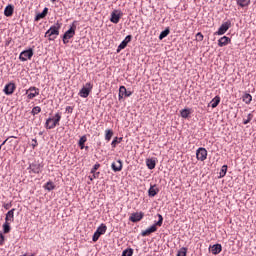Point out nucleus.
<instances>
[{"label":"nucleus","mask_w":256,"mask_h":256,"mask_svg":"<svg viewBox=\"0 0 256 256\" xmlns=\"http://www.w3.org/2000/svg\"><path fill=\"white\" fill-rule=\"evenodd\" d=\"M14 11H15V7H13V5L9 4V5L6 6L5 9H4V15H5V17H12Z\"/></svg>","instance_id":"obj_18"},{"label":"nucleus","mask_w":256,"mask_h":256,"mask_svg":"<svg viewBox=\"0 0 256 256\" xmlns=\"http://www.w3.org/2000/svg\"><path fill=\"white\" fill-rule=\"evenodd\" d=\"M227 175V165H223L220 170V177H225Z\"/></svg>","instance_id":"obj_37"},{"label":"nucleus","mask_w":256,"mask_h":256,"mask_svg":"<svg viewBox=\"0 0 256 256\" xmlns=\"http://www.w3.org/2000/svg\"><path fill=\"white\" fill-rule=\"evenodd\" d=\"M157 193H159V189L155 188V186H151L148 190L149 197H155V195H157Z\"/></svg>","instance_id":"obj_21"},{"label":"nucleus","mask_w":256,"mask_h":256,"mask_svg":"<svg viewBox=\"0 0 256 256\" xmlns=\"http://www.w3.org/2000/svg\"><path fill=\"white\" fill-rule=\"evenodd\" d=\"M231 43V38L223 36L218 40V47H225Z\"/></svg>","instance_id":"obj_16"},{"label":"nucleus","mask_w":256,"mask_h":256,"mask_svg":"<svg viewBox=\"0 0 256 256\" xmlns=\"http://www.w3.org/2000/svg\"><path fill=\"white\" fill-rule=\"evenodd\" d=\"M196 158L198 159V161H205V159H207V149L199 148L196 151Z\"/></svg>","instance_id":"obj_11"},{"label":"nucleus","mask_w":256,"mask_h":256,"mask_svg":"<svg viewBox=\"0 0 256 256\" xmlns=\"http://www.w3.org/2000/svg\"><path fill=\"white\" fill-rule=\"evenodd\" d=\"M84 149H85L86 151H88V150H89V146H84Z\"/></svg>","instance_id":"obj_52"},{"label":"nucleus","mask_w":256,"mask_h":256,"mask_svg":"<svg viewBox=\"0 0 256 256\" xmlns=\"http://www.w3.org/2000/svg\"><path fill=\"white\" fill-rule=\"evenodd\" d=\"M99 237H101V234L98 233V231L96 230L93 237H92V241L95 243L97 241H99Z\"/></svg>","instance_id":"obj_38"},{"label":"nucleus","mask_w":256,"mask_h":256,"mask_svg":"<svg viewBox=\"0 0 256 256\" xmlns=\"http://www.w3.org/2000/svg\"><path fill=\"white\" fill-rule=\"evenodd\" d=\"M157 216L158 221L155 224H153L150 228L143 230L141 232L142 237H147L151 235V233H155V231H157V227H161V225H163V215L157 214Z\"/></svg>","instance_id":"obj_1"},{"label":"nucleus","mask_w":256,"mask_h":256,"mask_svg":"<svg viewBox=\"0 0 256 256\" xmlns=\"http://www.w3.org/2000/svg\"><path fill=\"white\" fill-rule=\"evenodd\" d=\"M22 256H33V254H31V255L24 254V255H22Z\"/></svg>","instance_id":"obj_54"},{"label":"nucleus","mask_w":256,"mask_h":256,"mask_svg":"<svg viewBox=\"0 0 256 256\" xmlns=\"http://www.w3.org/2000/svg\"><path fill=\"white\" fill-rule=\"evenodd\" d=\"M49 41H55V37L54 38H49Z\"/></svg>","instance_id":"obj_53"},{"label":"nucleus","mask_w":256,"mask_h":256,"mask_svg":"<svg viewBox=\"0 0 256 256\" xmlns=\"http://www.w3.org/2000/svg\"><path fill=\"white\" fill-rule=\"evenodd\" d=\"M127 42H125L124 40L119 44L118 48H117V53H119L120 51H122V49H125V47H127Z\"/></svg>","instance_id":"obj_35"},{"label":"nucleus","mask_w":256,"mask_h":256,"mask_svg":"<svg viewBox=\"0 0 256 256\" xmlns=\"http://www.w3.org/2000/svg\"><path fill=\"white\" fill-rule=\"evenodd\" d=\"M146 165H147L148 169L153 170L155 168V166L157 165V163L153 159H147Z\"/></svg>","instance_id":"obj_24"},{"label":"nucleus","mask_w":256,"mask_h":256,"mask_svg":"<svg viewBox=\"0 0 256 256\" xmlns=\"http://www.w3.org/2000/svg\"><path fill=\"white\" fill-rule=\"evenodd\" d=\"M131 39H133V36L127 35L123 41L126 42V44H129L131 43Z\"/></svg>","instance_id":"obj_41"},{"label":"nucleus","mask_w":256,"mask_h":256,"mask_svg":"<svg viewBox=\"0 0 256 256\" xmlns=\"http://www.w3.org/2000/svg\"><path fill=\"white\" fill-rule=\"evenodd\" d=\"M112 137H113V130L111 129L106 130V134H105L106 141H111Z\"/></svg>","instance_id":"obj_31"},{"label":"nucleus","mask_w":256,"mask_h":256,"mask_svg":"<svg viewBox=\"0 0 256 256\" xmlns=\"http://www.w3.org/2000/svg\"><path fill=\"white\" fill-rule=\"evenodd\" d=\"M169 33H171V30L169 29V27H167L164 31H162L159 35V39L160 41H163V39H165V37H167V35H169Z\"/></svg>","instance_id":"obj_25"},{"label":"nucleus","mask_w":256,"mask_h":256,"mask_svg":"<svg viewBox=\"0 0 256 256\" xmlns=\"http://www.w3.org/2000/svg\"><path fill=\"white\" fill-rule=\"evenodd\" d=\"M62 41L64 45H67V43H69V38H65V36H63Z\"/></svg>","instance_id":"obj_49"},{"label":"nucleus","mask_w":256,"mask_h":256,"mask_svg":"<svg viewBox=\"0 0 256 256\" xmlns=\"http://www.w3.org/2000/svg\"><path fill=\"white\" fill-rule=\"evenodd\" d=\"M76 30H77V26L75 25V22H73L72 25L70 26V29L64 33L63 35L64 39H73V37H75Z\"/></svg>","instance_id":"obj_7"},{"label":"nucleus","mask_w":256,"mask_h":256,"mask_svg":"<svg viewBox=\"0 0 256 256\" xmlns=\"http://www.w3.org/2000/svg\"><path fill=\"white\" fill-rule=\"evenodd\" d=\"M61 29V24L57 22L55 25L51 26L49 30L45 33V37H53V35H59V30Z\"/></svg>","instance_id":"obj_4"},{"label":"nucleus","mask_w":256,"mask_h":256,"mask_svg":"<svg viewBox=\"0 0 256 256\" xmlns=\"http://www.w3.org/2000/svg\"><path fill=\"white\" fill-rule=\"evenodd\" d=\"M219 103H221V97L215 96V98L212 100V104H211L212 109H215V107H217L219 105Z\"/></svg>","instance_id":"obj_28"},{"label":"nucleus","mask_w":256,"mask_h":256,"mask_svg":"<svg viewBox=\"0 0 256 256\" xmlns=\"http://www.w3.org/2000/svg\"><path fill=\"white\" fill-rule=\"evenodd\" d=\"M244 103H246V105H249V103H251V101H253V96H251V94L246 93L243 95L242 97Z\"/></svg>","instance_id":"obj_23"},{"label":"nucleus","mask_w":256,"mask_h":256,"mask_svg":"<svg viewBox=\"0 0 256 256\" xmlns=\"http://www.w3.org/2000/svg\"><path fill=\"white\" fill-rule=\"evenodd\" d=\"M39 113H41V107L39 106H35L32 111H31V115H39Z\"/></svg>","instance_id":"obj_34"},{"label":"nucleus","mask_w":256,"mask_h":256,"mask_svg":"<svg viewBox=\"0 0 256 256\" xmlns=\"http://www.w3.org/2000/svg\"><path fill=\"white\" fill-rule=\"evenodd\" d=\"M66 112H67V113H73V107L67 106V107H66Z\"/></svg>","instance_id":"obj_48"},{"label":"nucleus","mask_w":256,"mask_h":256,"mask_svg":"<svg viewBox=\"0 0 256 256\" xmlns=\"http://www.w3.org/2000/svg\"><path fill=\"white\" fill-rule=\"evenodd\" d=\"M28 169H30V173L39 174L43 171V165L35 162L30 164Z\"/></svg>","instance_id":"obj_9"},{"label":"nucleus","mask_w":256,"mask_h":256,"mask_svg":"<svg viewBox=\"0 0 256 256\" xmlns=\"http://www.w3.org/2000/svg\"><path fill=\"white\" fill-rule=\"evenodd\" d=\"M48 13H49V8L45 7L41 13H38L35 16V21H41V19H45Z\"/></svg>","instance_id":"obj_19"},{"label":"nucleus","mask_w":256,"mask_h":256,"mask_svg":"<svg viewBox=\"0 0 256 256\" xmlns=\"http://www.w3.org/2000/svg\"><path fill=\"white\" fill-rule=\"evenodd\" d=\"M46 189H47V191H53V189H55V184H53V182H51V181L47 182Z\"/></svg>","instance_id":"obj_36"},{"label":"nucleus","mask_w":256,"mask_h":256,"mask_svg":"<svg viewBox=\"0 0 256 256\" xmlns=\"http://www.w3.org/2000/svg\"><path fill=\"white\" fill-rule=\"evenodd\" d=\"M252 119H253V114L249 113L247 116V119L243 121V124L247 125V124L251 123Z\"/></svg>","instance_id":"obj_39"},{"label":"nucleus","mask_w":256,"mask_h":256,"mask_svg":"<svg viewBox=\"0 0 256 256\" xmlns=\"http://www.w3.org/2000/svg\"><path fill=\"white\" fill-rule=\"evenodd\" d=\"M196 40H197V41H203V34H202L201 32H198V33L196 34Z\"/></svg>","instance_id":"obj_42"},{"label":"nucleus","mask_w":256,"mask_h":256,"mask_svg":"<svg viewBox=\"0 0 256 256\" xmlns=\"http://www.w3.org/2000/svg\"><path fill=\"white\" fill-rule=\"evenodd\" d=\"M49 125H53V123H49Z\"/></svg>","instance_id":"obj_56"},{"label":"nucleus","mask_w":256,"mask_h":256,"mask_svg":"<svg viewBox=\"0 0 256 256\" xmlns=\"http://www.w3.org/2000/svg\"><path fill=\"white\" fill-rule=\"evenodd\" d=\"M32 148L35 149V147H37L38 143H37V139H32Z\"/></svg>","instance_id":"obj_47"},{"label":"nucleus","mask_w":256,"mask_h":256,"mask_svg":"<svg viewBox=\"0 0 256 256\" xmlns=\"http://www.w3.org/2000/svg\"><path fill=\"white\" fill-rule=\"evenodd\" d=\"M85 143H87V136L84 135L79 139L78 142L80 149H85Z\"/></svg>","instance_id":"obj_26"},{"label":"nucleus","mask_w":256,"mask_h":256,"mask_svg":"<svg viewBox=\"0 0 256 256\" xmlns=\"http://www.w3.org/2000/svg\"><path fill=\"white\" fill-rule=\"evenodd\" d=\"M190 114H191V111H189V109H183L180 112V115L181 117H183V119H187Z\"/></svg>","instance_id":"obj_30"},{"label":"nucleus","mask_w":256,"mask_h":256,"mask_svg":"<svg viewBox=\"0 0 256 256\" xmlns=\"http://www.w3.org/2000/svg\"><path fill=\"white\" fill-rule=\"evenodd\" d=\"M176 256H187V248L185 247L180 248Z\"/></svg>","instance_id":"obj_32"},{"label":"nucleus","mask_w":256,"mask_h":256,"mask_svg":"<svg viewBox=\"0 0 256 256\" xmlns=\"http://www.w3.org/2000/svg\"><path fill=\"white\" fill-rule=\"evenodd\" d=\"M34 55L33 48H29L28 50H24L20 53L19 59L20 61H27L28 59H31Z\"/></svg>","instance_id":"obj_5"},{"label":"nucleus","mask_w":256,"mask_h":256,"mask_svg":"<svg viewBox=\"0 0 256 256\" xmlns=\"http://www.w3.org/2000/svg\"><path fill=\"white\" fill-rule=\"evenodd\" d=\"M3 207H4V209L9 210L10 207H13V204L11 202L10 203H5L3 205Z\"/></svg>","instance_id":"obj_46"},{"label":"nucleus","mask_w":256,"mask_h":256,"mask_svg":"<svg viewBox=\"0 0 256 256\" xmlns=\"http://www.w3.org/2000/svg\"><path fill=\"white\" fill-rule=\"evenodd\" d=\"M2 227H3V233L7 234L11 232V225L9 224V222L5 221Z\"/></svg>","instance_id":"obj_29"},{"label":"nucleus","mask_w":256,"mask_h":256,"mask_svg":"<svg viewBox=\"0 0 256 256\" xmlns=\"http://www.w3.org/2000/svg\"><path fill=\"white\" fill-rule=\"evenodd\" d=\"M99 177V172L92 174V176H89L90 181H93V179H97Z\"/></svg>","instance_id":"obj_44"},{"label":"nucleus","mask_w":256,"mask_h":256,"mask_svg":"<svg viewBox=\"0 0 256 256\" xmlns=\"http://www.w3.org/2000/svg\"><path fill=\"white\" fill-rule=\"evenodd\" d=\"M236 3L239 7H249L251 0H236Z\"/></svg>","instance_id":"obj_22"},{"label":"nucleus","mask_w":256,"mask_h":256,"mask_svg":"<svg viewBox=\"0 0 256 256\" xmlns=\"http://www.w3.org/2000/svg\"><path fill=\"white\" fill-rule=\"evenodd\" d=\"M92 90H93V85L88 82L85 84V86L81 88L78 95H80L83 99H87V97H89V94L91 93Z\"/></svg>","instance_id":"obj_3"},{"label":"nucleus","mask_w":256,"mask_h":256,"mask_svg":"<svg viewBox=\"0 0 256 256\" xmlns=\"http://www.w3.org/2000/svg\"><path fill=\"white\" fill-rule=\"evenodd\" d=\"M5 243V236L3 235V233H0V245H4Z\"/></svg>","instance_id":"obj_45"},{"label":"nucleus","mask_w":256,"mask_h":256,"mask_svg":"<svg viewBox=\"0 0 256 256\" xmlns=\"http://www.w3.org/2000/svg\"><path fill=\"white\" fill-rule=\"evenodd\" d=\"M100 235H105V233L107 232V225L105 224H101L97 230H96Z\"/></svg>","instance_id":"obj_27"},{"label":"nucleus","mask_w":256,"mask_h":256,"mask_svg":"<svg viewBox=\"0 0 256 256\" xmlns=\"http://www.w3.org/2000/svg\"><path fill=\"white\" fill-rule=\"evenodd\" d=\"M143 217H145V213L135 212L131 214V216L129 217V221H131L132 223H139V221H141Z\"/></svg>","instance_id":"obj_8"},{"label":"nucleus","mask_w":256,"mask_h":256,"mask_svg":"<svg viewBox=\"0 0 256 256\" xmlns=\"http://www.w3.org/2000/svg\"><path fill=\"white\" fill-rule=\"evenodd\" d=\"M5 221L13 223L15 221V208H12L6 213Z\"/></svg>","instance_id":"obj_15"},{"label":"nucleus","mask_w":256,"mask_h":256,"mask_svg":"<svg viewBox=\"0 0 256 256\" xmlns=\"http://www.w3.org/2000/svg\"><path fill=\"white\" fill-rule=\"evenodd\" d=\"M231 27V21L224 22L218 29L217 32H215V35H225L227 31H229V28Z\"/></svg>","instance_id":"obj_6"},{"label":"nucleus","mask_w":256,"mask_h":256,"mask_svg":"<svg viewBox=\"0 0 256 256\" xmlns=\"http://www.w3.org/2000/svg\"><path fill=\"white\" fill-rule=\"evenodd\" d=\"M117 143H119V138L115 137V139L111 143L112 147H117Z\"/></svg>","instance_id":"obj_43"},{"label":"nucleus","mask_w":256,"mask_h":256,"mask_svg":"<svg viewBox=\"0 0 256 256\" xmlns=\"http://www.w3.org/2000/svg\"><path fill=\"white\" fill-rule=\"evenodd\" d=\"M59 121H61V114L56 113L55 114V119L53 118H48L46 120V129H55L57 125H59Z\"/></svg>","instance_id":"obj_2"},{"label":"nucleus","mask_w":256,"mask_h":256,"mask_svg":"<svg viewBox=\"0 0 256 256\" xmlns=\"http://www.w3.org/2000/svg\"><path fill=\"white\" fill-rule=\"evenodd\" d=\"M122 256H133V248H127L122 252Z\"/></svg>","instance_id":"obj_33"},{"label":"nucleus","mask_w":256,"mask_h":256,"mask_svg":"<svg viewBox=\"0 0 256 256\" xmlns=\"http://www.w3.org/2000/svg\"><path fill=\"white\" fill-rule=\"evenodd\" d=\"M99 167H101V164L96 163V164L93 166V168L91 169L90 173L95 174L96 171H97V169H99Z\"/></svg>","instance_id":"obj_40"},{"label":"nucleus","mask_w":256,"mask_h":256,"mask_svg":"<svg viewBox=\"0 0 256 256\" xmlns=\"http://www.w3.org/2000/svg\"><path fill=\"white\" fill-rule=\"evenodd\" d=\"M121 141H123V138L122 137L118 138V143H120Z\"/></svg>","instance_id":"obj_51"},{"label":"nucleus","mask_w":256,"mask_h":256,"mask_svg":"<svg viewBox=\"0 0 256 256\" xmlns=\"http://www.w3.org/2000/svg\"><path fill=\"white\" fill-rule=\"evenodd\" d=\"M133 95V92L127 91V88L125 86H120L119 88V101L123 99V97H131Z\"/></svg>","instance_id":"obj_12"},{"label":"nucleus","mask_w":256,"mask_h":256,"mask_svg":"<svg viewBox=\"0 0 256 256\" xmlns=\"http://www.w3.org/2000/svg\"><path fill=\"white\" fill-rule=\"evenodd\" d=\"M0 151H1V146H0Z\"/></svg>","instance_id":"obj_57"},{"label":"nucleus","mask_w":256,"mask_h":256,"mask_svg":"<svg viewBox=\"0 0 256 256\" xmlns=\"http://www.w3.org/2000/svg\"><path fill=\"white\" fill-rule=\"evenodd\" d=\"M15 92V83H8L4 87V93L5 95H13Z\"/></svg>","instance_id":"obj_13"},{"label":"nucleus","mask_w":256,"mask_h":256,"mask_svg":"<svg viewBox=\"0 0 256 256\" xmlns=\"http://www.w3.org/2000/svg\"><path fill=\"white\" fill-rule=\"evenodd\" d=\"M111 167L114 173H117L123 169V162L121 160H117V162L112 163Z\"/></svg>","instance_id":"obj_17"},{"label":"nucleus","mask_w":256,"mask_h":256,"mask_svg":"<svg viewBox=\"0 0 256 256\" xmlns=\"http://www.w3.org/2000/svg\"><path fill=\"white\" fill-rule=\"evenodd\" d=\"M122 15L123 13L121 12L117 14V10L113 11L111 13V18H110L111 23H115V24L119 23Z\"/></svg>","instance_id":"obj_14"},{"label":"nucleus","mask_w":256,"mask_h":256,"mask_svg":"<svg viewBox=\"0 0 256 256\" xmlns=\"http://www.w3.org/2000/svg\"><path fill=\"white\" fill-rule=\"evenodd\" d=\"M26 94L28 95V99H35L39 95V88L32 86L26 91Z\"/></svg>","instance_id":"obj_10"},{"label":"nucleus","mask_w":256,"mask_h":256,"mask_svg":"<svg viewBox=\"0 0 256 256\" xmlns=\"http://www.w3.org/2000/svg\"><path fill=\"white\" fill-rule=\"evenodd\" d=\"M221 251H223V247L221 246V244H214L211 248V253L213 255H219Z\"/></svg>","instance_id":"obj_20"},{"label":"nucleus","mask_w":256,"mask_h":256,"mask_svg":"<svg viewBox=\"0 0 256 256\" xmlns=\"http://www.w3.org/2000/svg\"><path fill=\"white\" fill-rule=\"evenodd\" d=\"M51 1V3H55V1H57V0H50Z\"/></svg>","instance_id":"obj_55"},{"label":"nucleus","mask_w":256,"mask_h":256,"mask_svg":"<svg viewBox=\"0 0 256 256\" xmlns=\"http://www.w3.org/2000/svg\"><path fill=\"white\" fill-rule=\"evenodd\" d=\"M7 141H9V139H6L2 142V144L0 145V147H2L3 145H5V143H7Z\"/></svg>","instance_id":"obj_50"}]
</instances>
